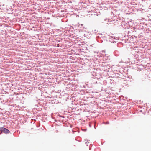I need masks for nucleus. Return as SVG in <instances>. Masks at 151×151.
Masks as SVG:
<instances>
[{"mask_svg": "<svg viewBox=\"0 0 151 151\" xmlns=\"http://www.w3.org/2000/svg\"><path fill=\"white\" fill-rule=\"evenodd\" d=\"M104 58L106 60V62H107L108 61L110 60V58H109V55L108 54H105L104 55Z\"/></svg>", "mask_w": 151, "mask_h": 151, "instance_id": "1", "label": "nucleus"}, {"mask_svg": "<svg viewBox=\"0 0 151 151\" xmlns=\"http://www.w3.org/2000/svg\"><path fill=\"white\" fill-rule=\"evenodd\" d=\"M1 130L5 133H8L10 132L8 129L4 128H2Z\"/></svg>", "mask_w": 151, "mask_h": 151, "instance_id": "2", "label": "nucleus"}]
</instances>
